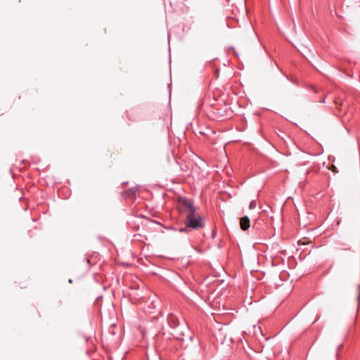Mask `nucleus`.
Wrapping results in <instances>:
<instances>
[{"label": "nucleus", "instance_id": "4", "mask_svg": "<svg viewBox=\"0 0 360 360\" xmlns=\"http://www.w3.org/2000/svg\"><path fill=\"white\" fill-rule=\"evenodd\" d=\"M184 205L188 209V213H191L192 211L195 212L196 208L194 207L193 202L188 200H184Z\"/></svg>", "mask_w": 360, "mask_h": 360}, {"label": "nucleus", "instance_id": "2", "mask_svg": "<svg viewBox=\"0 0 360 360\" xmlns=\"http://www.w3.org/2000/svg\"><path fill=\"white\" fill-rule=\"evenodd\" d=\"M240 226L243 231H246L250 228V219L248 217H243L240 220Z\"/></svg>", "mask_w": 360, "mask_h": 360}, {"label": "nucleus", "instance_id": "7", "mask_svg": "<svg viewBox=\"0 0 360 360\" xmlns=\"http://www.w3.org/2000/svg\"><path fill=\"white\" fill-rule=\"evenodd\" d=\"M357 292H358V294H357V296H356V299L359 301V299H360V284L357 285Z\"/></svg>", "mask_w": 360, "mask_h": 360}, {"label": "nucleus", "instance_id": "6", "mask_svg": "<svg viewBox=\"0 0 360 360\" xmlns=\"http://www.w3.org/2000/svg\"><path fill=\"white\" fill-rule=\"evenodd\" d=\"M257 203L255 200H252L250 203V209H254L256 207Z\"/></svg>", "mask_w": 360, "mask_h": 360}, {"label": "nucleus", "instance_id": "1", "mask_svg": "<svg viewBox=\"0 0 360 360\" xmlns=\"http://www.w3.org/2000/svg\"><path fill=\"white\" fill-rule=\"evenodd\" d=\"M185 224L186 226L185 228H180V232L187 231L188 229L197 230L204 226L202 217L199 215L196 211L193 212L192 211L191 213H187Z\"/></svg>", "mask_w": 360, "mask_h": 360}, {"label": "nucleus", "instance_id": "5", "mask_svg": "<svg viewBox=\"0 0 360 360\" xmlns=\"http://www.w3.org/2000/svg\"><path fill=\"white\" fill-rule=\"evenodd\" d=\"M167 319H168V322H169V325L171 326V327L175 328L178 326V324H179L178 320H177L176 317L175 316H174L173 314H169Z\"/></svg>", "mask_w": 360, "mask_h": 360}, {"label": "nucleus", "instance_id": "3", "mask_svg": "<svg viewBox=\"0 0 360 360\" xmlns=\"http://www.w3.org/2000/svg\"><path fill=\"white\" fill-rule=\"evenodd\" d=\"M136 191H137L136 188H131L125 191L123 193V196L124 198H134L136 195Z\"/></svg>", "mask_w": 360, "mask_h": 360}]
</instances>
